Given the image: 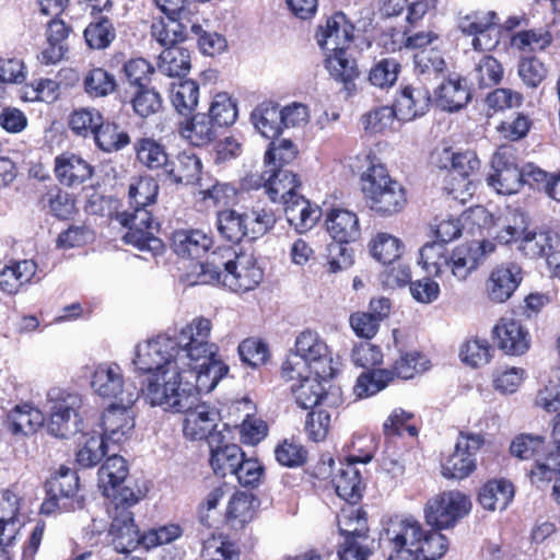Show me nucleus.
I'll list each match as a JSON object with an SVG mask.
<instances>
[{
  "label": "nucleus",
  "instance_id": "obj_43",
  "mask_svg": "<svg viewBox=\"0 0 560 560\" xmlns=\"http://www.w3.org/2000/svg\"><path fill=\"white\" fill-rule=\"evenodd\" d=\"M129 469L127 462L119 455L107 457L106 462L98 469V486L103 489L106 497H110V490L114 491L128 476Z\"/></svg>",
  "mask_w": 560,
  "mask_h": 560
},
{
  "label": "nucleus",
  "instance_id": "obj_27",
  "mask_svg": "<svg viewBox=\"0 0 560 560\" xmlns=\"http://www.w3.org/2000/svg\"><path fill=\"white\" fill-rule=\"evenodd\" d=\"M326 229L330 236L339 243H351L360 238L361 228L357 213L334 208L326 215Z\"/></svg>",
  "mask_w": 560,
  "mask_h": 560
},
{
  "label": "nucleus",
  "instance_id": "obj_33",
  "mask_svg": "<svg viewBox=\"0 0 560 560\" xmlns=\"http://www.w3.org/2000/svg\"><path fill=\"white\" fill-rule=\"evenodd\" d=\"M37 265L34 260L24 259L5 266L0 271V290L7 294H16L22 287L35 277Z\"/></svg>",
  "mask_w": 560,
  "mask_h": 560
},
{
  "label": "nucleus",
  "instance_id": "obj_38",
  "mask_svg": "<svg viewBox=\"0 0 560 560\" xmlns=\"http://www.w3.org/2000/svg\"><path fill=\"white\" fill-rule=\"evenodd\" d=\"M370 255L384 265L393 264L399 259L405 250V245L400 238L387 233L376 232L368 243Z\"/></svg>",
  "mask_w": 560,
  "mask_h": 560
},
{
  "label": "nucleus",
  "instance_id": "obj_16",
  "mask_svg": "<svg viewBox=\"0 0 560 560\" xmlns=\"http://www.w3.org/2000/svg\"><path fill=\"white\" fill-rule=\"evenodd\" d=\"M422 532L421 523L413 516L396 515L386 523L384 540L398 555L407 553L412 558Z\"/></svg>",
  "mask_w": 560,
  "mask_h": 560
},
{
  "label": "nucleus",
  "instance_id": "obj_51",
  "mask_svg": "<svg viewBox=\"0 0 560 560\" xmlns=\"http://www.w3.org/2000/svg\"><path fill=\"white\" fill-rule=\"evenodd\" d=\"M504 74V69L501 62L490 56L482 55L476 62L471 72L472 80L479 88H491L498 85Z\"/></svg>",
  "mask_w": 560,
  "mask_h": 560
},
{
  "label": "nucleus",
  "instance_id": "obj_54",
  "mask_svg": "<svg viewBox=\"0 0 560 560\" xmlns=\"http://www.w3.org/2000/svg\"><path fill=\"white\" fill-rule=\"evenodd\" d=\"M170 98L178 113L188 114L198 104L199 86L192 80L174 82L171 86Z\"/></svg>",
  "mask_w": 560,
  "mask_h": 560
},
{
  "label": "nucleus",
  "instance_id": "obj_14",
  "mask_svg": "<svg viewBox=\"0 0 560 560\" xmlns=\"http://www.w3.org/2000/svg\"><path fill=\"white\" fill-rule=\"evenodd\" d=\"M483 443L479 433L460 432L454 452L442 464V475L450 479L467 478L477 467L475 455Z\"/></svg>",
  "mask_w": 560,
  "mask_h": 560
},
{
  "label": "nucleus",
  "instance_id": "obj_59",
  "mask_svg": "<svg viewBox=\"0 0 560 560\" xmlns=\"http://www.w3.org/2000/svg\"><path fill=\"white\" fill-rule=\"evenodd\" d=\"M84 38L92 49H105L116 38V31L107 18H100L91 22L84 30Z\"/></svg>",
  "mask_w": 560,
  "mask_h": 560
},
{
  "label": "nucleus",
  "instance_id": "obj_1",
  "mask_svg": "<svg viewBox=\"0 0 560 560\" xmlns=\"http://www.w3.org/2000/svg\"><path fill=\"white\" fill-rule=\"evenodd\" d=\"M212 324L199 316L191 319L177 336L159 335L136 347L132 363L136 369L160 381H195L211 392L229 368L217 358L218 347L210 342Z\"/></svg>",
  "mask_w": 560,
  "mask_h": 560
},
{
  "label": "nucleus",
  "instance_id": "obj_12",
  "mask_svg": "<svg viewBox=\"0 0 560 560\" xmlns=\"http://www.w3.org/2000/svg\"><path fill=\"white\" fill-rule=\"evenodd\" d=\"M90 378L91 388L100 397L113 398L119 404L132 406L140 396V392L133 384L125 383L122 370L117 363L97 364Z\"/></svg>",
  "mask_w": 560,
  "mask_h": 560
},
{
  "label": "nucleus",
  "instance_id": "obj_26",
  "mask_svg": "<svg viewBox=\"0 0 560 560\" xmlns=\"http://www.w3.org/2000/svg\"><path fill=\"white\" fill-rule=\"evenodd\" d=\"M470 98L467 82L458 74L450 75L435 90V102L443 110L457 112L465 107Z\"/></svg>",
  "mask_w": 560,
  "mask_h": 560
},
{
  "label": "nucleus",
  "instance_id": "obj_8",
  "mask_svg": "<svg viewBox=\"0 0 560 560\" xmlns=\"http://www.w3.org/2000/svg\"><path fill=\"white\" fill-rule=\"evenodd\" d=\"M83 400L79 393L52 387L46 394L44 405L48 416V431L56 438L68 439L79 431V411Z\"/></svg>",
  "mask_w": 560,
  "mask_h": 560
},
{
  "label": "nucleus",
  "instance_id": "obj_4",
  "mask_svg": "<svg viewBox=\"0 0 560 560\" xmlns=\"http://www.w3.org/2000/svg\"><path fill=\"white\" fill-rule=\"evenodd\" d=\"M158 194L159 185L153 177L133 178L128 189L129 209L117 215L120 224L128 229L124 235L125 242L153 256L161 254L164 247L162 241L154 235L159 224L148 210L155 202Z\"/></svg>",
  "mask_w": 560,
  "mask_h": 560
},
{
  "label": "nucleus",
  "instance_id": "obj_39",
  "mask_svg": "<svg viewBox=\"0 0 560 560\" xmlns=\"http://www.w3.org/2000/svg\"><path fill=\"white\" fill-rule=\"evenodd\" d=\"M514 497L513 485L505 479L488 481L479 492L480 504L490 511L504 510Z\"/></svg>",
  "mask_w": 560,
  "mask_h": 560
},
{
  "label": "nucleus",
  "instance_id": "obj_19",
  "mask_svg": "<svg viewBox=\"0 0 560 560\" xmlns=\"http://www.w3.org/2000/svg\"><path fill=\"white\" fill-rule=\"evenodd\" d=\"M523 279L522 268L515 262H503L490 271L486 280L487 298L493 303H504L514 294Z\"/></svg>",
  "mask_w": 560,
  "mask_h": 560
},
{
  "label": "nucleus",
  "instance_id": "obj_21",
  "mask_svg": "<svg viewBox=\"0 0 560 560\" xmlns=\"http://www.w3.org/2000/svg\"><path fill=\"white\" fill-rule=\"evenodd\" d=\"M131 406L113 404L102 416L101 434L107 443L121 444L127 441L133 431L135 419L130 410Z\"/></svg>",
  "mask_w": 560,
  "mask_h": 560
},
{
  "label": "nucleus",
  "instance_id": "obj_22",
  "mask_svg": "<svg viewBox=\"0 0 560 560\" xmlns=\"http://www.w3.org/2000/svg\"><path fill=\"white\" fill-rule=\"evenodd\" d=\"M210 465L217 476L233 475L244 452L236 444L229 443L223 432L212 433L209 436Z\"/></svg>",
  "mask_w": 560,
  "mask_h": 560
},
{
  "label": "nucleus",
  "instance_id": "obj_50",
  "mask_svg": "<svg viewBox=\"0 0 560 560\" xmlns=\"http://www.w3.org/2000/svg\"><path fill=\"white\" fill-rule=\"evenodd\" d=\"M217 225L220 235L232 243H238L244 237H247L246 217H244V212L241 213L233 209L220 211L218 213Z\"/></svg>",
  "mask_w": 560,
  "mask_h": 560
},
{
  "label": "nucleus",
  "instance_id": "obj_63",
  "mask_svg": "<svg viewBox=\"0 0 560 560\" xmlns=\"http://www.w3.org/2000/svg\"><path fill=\"white\" fill-rule=\"evenodd\" d=\"M396 120L397 112L394 106H381L364 114L361 124L365 131L380 133L394 129Z\"/></svg>",
  "mask_w": 560,
  "mask_h": 560
},
{
  "label": "nucleus",
  "instance_id": "obj_17",
  "mask_svg": "<svg viewBox=\"0 0 560 560\" xmlns=\"http://www.w3.org/2000/svg\"><path fill=\"white\" fill-rule=\"evenodd\" d=\"M498 14L491 10H477L459 15L458 30L474 36L471 45L475 50L483 51L495 47L498 40L490 36V32L498 23Z\"/></svg>",
  "mask_w": 560,
  "mask_h": 560
},
{
  "label": "nucleus",
  "instance_id": "obj_41",
  "mask_svg": "<svg viewBox=\"0 0 560 560\" xmlns=\"http://www.w3.org/2000/svg\"><path fill=\"white\" fill-rule=\"evenodd\" d=\"M553 448L538 460V467L533 471L534 480H552L560 475V412L553 419Z\"/></svg>",
  "mask_w": 560,
  "mask_h": 560
},
{
  "label": "nucleus",
  "instance_id": "obj_52",
  "mask_svg": "<svg viewBox=\"0 0 560 560\" xmlns=\"http://www.w3.org/2000/svg\"><path fill=\"white\" fill-rule=\"evenodd\" d=\"M138 161L150 170L166 167L168 155L164 145L152 138H141L135 143Z\"/></svg>",
  "mask_w": 560,
  "mask_h": 560
},
{
  "label": "nucleus",
  "instance_id": "obj_58",
  "mask_svg": "<svg viewBox=\"0 0 560 560\" xmlns=\"http://www.w3.org/2000/svg\"><path fill=\"white\" fill-rule=\"evenodd\" d=\"M552 43V36L545 30H529L515 33L511 46L521 52H537Z\"/></svg>",
  "mask_w": 560,
  "mask_h": 560
},
{
  "label": "nucleus",
  "instance_id": "obj_30",
  "mask_svg": "<svg viewBox=\"0 0 560 560\" xmlns=\"http://www.w3.org/2000/svg\"><path fill=\"white\" fill-rule=\"evenodd\" d=\"M55 173L62 185L78 186L91 177L92 167L82 158L63 153L55 160Z\"/></svg>",
  "mask_w": 560,
  "mask_h": 560
},
{
  "label": "nucleus",
  "instance_id": "obj_18",
  "mask_svg": "<svg viewBox=\"0 0 560 560\" xmlns=\"http://www.w3.org/2000/svg\"><path fill=\"white\" fill-rule=\"evenodd\" d=\"M23 498L14 487L0 490V541L13 545L25 524Z\"/></svg>",
  "mask_w": 560,
  "mask_h": 560
},
{
  "label": "nucleus",
  "instance_id": "obj_7",
  "mask_svg": "<svg viewBox=\"0 0 560 560\" xmlns=\"http://www.w3.org/2000/svg\"><path fill=\"white\" fill-rule=\"evenodd\" d=\"M361 182L362 192L372 211L387 217L405 208L407 196L404 186L389 176L382 163L372 160L362 173Z\"/></svg>",
  "mask_w": 560,
  "mask_h": 560
},
{
  "label": "nucleus",
  "instance_id": "obj_56",
  "mask_svg": "<svg viewBox=\"0 0 560 560\" xmlns=\"http://www.w3.org/2000/svg\"><path fill=\"white\" fill-rule=\"evenodd\" d=\"M328 51L326 69L330 75L345 83L353 80L358 74L357 66L354 59L349 58L347 48Z\"/></svg>",
  "mask_w": 560,
  "mask_h": 560
},
{
  "label": "nucleus",
  "instance_id": "obj_64",
  "mask_svg": "<svg viewBox=\"0 0 560 560\" xmlns=\"http://www.w3.org/2000/svg\"><path fill=\"white\" fill-rule=\"evenodd\" d=\"M246 217L247 238L256 240L271 230L276 223V215L271 209L255 207L244 212Z\"/></svg>",
  "mask_w": 560,
  "mask_h": 560
},
{
  "label": "nucleus",
  "instance_id": "obj_57",
  "mask_svg": "<svg viewBox=\"0 0 560 560\" xmlns=\"http://www.w3.org/2000/svg\"><path fill=\"white\" fill-rule=\"evenodd\" d=\"M93 136L97 147L105 152L118 151L130 142L127 132L119 130L117 125L110 122L105 124L103 120Z\"/></svg>",
  "mask_w": 560,
  "mask_h": 560
},
{
  "label": "nucleus",
  "instance_id": "obj_3",
  "mask_svg": "<svg viewBox=\"0 0 560 560\" xmlns=\"http://www.w3.org/2000/svg\"><path fill=\"white\" fill-rule=\"evenodd\" d=\"M194 269L192 284H221L237 293L254 290L264 278V270L253 254L237 253L232 247L217 248Z\"/></svg>",
  "mask_w": 560,
  "mask_h": 560
},
{
  "label": "nucleus",
  "instance_id": "obj_11",
  "mask_svg": "<svg viewBox=\"0 0 560 560\" xmlns=\"http://www.w3.org/2000/svg\"><path fill=\"white\" fill-rule=\"evenodd\" d=\"M470 499L458 490L443 491L424 505V520L428 525L436 529L453 527L470 511Z\"/></svg>",
  "mask_w": 560,
  "mask_h": 560
},
{
  "label": "nucleus",
  "instance_id": "obj_25",
  "mask_svg": "<svg viewBox=\"0 0 560 560\" xmlns=\"http://www.w3.org/2000/svg\"><path fill=\"white\" fill-rule=\"evenodd\" d=\"M109 535L114 549L120 553L131 552L142 545V535L137 529L133 513L125 508L120 513L113 514Z\"/></svg>",
  "mask_w": 560,
  "mask_h": 560
},
{
  "label": "nucleus",
  "instance_id": "obj_47",
  "mask_svg": "<svg viewBox=\"0 0 560 560\" xmlns=\"http://www.w3.org/2000/svg\"><path fill=\"white\" fill-rule=\"evenodd\" d=\"M159 70L168 77H180L190 69L189 51L183 47H167L159 55Z\"/></svg>",
  "mask_w": 560,
  "mask_h": 560
},
{
  "label": "nucleus",
  "instance_id": "obj_24",
  "mask_svg": "<svg viewBox=\"0 0 560 560\" xmlns=\"http://www.w3.org/2000/svg\"><path fill=\"white\" fill-rule=\"evenodd\" d=\"M431 95L422 85H406L398 93L394 107L397 112L398 121H411L423 116L430 107Z\"/></svg>",
  "mask_w": 560,
  "mask_h": 560
},
{
  "label": "nucleus",
  "instance_id": "obj_29",
  "mask_svg": "<svg viewBox=\"0 0 560 560\" xmlns=\"http://www.w3.org/2000/svg\"><path fill=\"white\" fill-rule=\"evenodd\" d=\"M284 213L290 225L299 233L311 230L322 215L320 208L301 195L285 199Z\"/></svg>",
  "mask_w": 560,
  "mask_h": 560
},
{
  "label": "nucleus",
  "instance_id": "obj_20",
  "mask_svg": "<svg viewBox=\"0 0 560 560\" xmlns=\"http://www.w3.org/2000/svg\"><path fill=\"white\" fill-rule=\"evenodd\" d=\"M353 25L342 12L335 13L318 25L316 42L324 50L348 48L353 38Z\"/></svg>",
  "mask_w": 560,
  "mask_h": 560
},
{
  "label": "nucleus",
  "instance_id": "obj_13",
  "mask_svg": "<svg viewBox=\"0 0 560 560\" xmlns=\"http://www.w3.org/2000/svg\"><path fill=\"white\" fill-rule=\"evenodd\" d=\"M80 488L77 472L68 467H60L46 482L47 499L42 504V513L50 514L55 510H75L83 506L78 495Z\"/></svg>",
  "mask_w": 560,
  "mask_h": 560
},
{
  "label": "nucleus",
  "instance_id": "obj_9",
  "mask_svg": "<svg viewBox=\"0 0 560 560\" xmlns=\"http://www.w3.org/2000/svg\"><path fill=\"white\" fill-rule=\"evenodd\" d=\"M559 237L552 230H528L526 218L521 212H513L511 221L497 234L503 244L518 242V249L533 259L544 257Z\"/></svg>",
  "mask_w": 560,
  "mask_h": 560
},
{
  "label": "nucleus",
  "instance_id": "obj_62",
  "mask_svg": "<svg viewBox=\"0 0 560 560\" xmlns=\"http://www.w3.org/2000/svg\"><path fill=\"white\" fill-rule=\"evenodd\" d=\"M533 404L546 412H556L560 409V377L558 375H552L540 384Z\"/></svg>",
  "mask_w": 560,
  "mask_h": 560
},
{
  "label": "nucleus",
  "instance_id": "obj_46",
  "mask_svg": "<svg viewBox=\"0 0 560 560\" xmlns=\"http://www.w3.org/2000/svg\"><path fill=\"white\" fill-rule=\"evenodd\" d=\"M180 135L192 145L202 147L215 138V124L206 114H197L182 127Z\"/></svg>",
  "mask_w": 560,
  "mask_h": 560
},
{
  "label": "nucleus",
  "instance_id": "obj_45",
  "mask_svg": "<svg viewBox=\"0 0 560 560\" xmlns=\"http://www.w3.org/2000/svg\"><path fill=\"white\" fill-rule=\"evenodd\" d=\"M441 529L423 530L415 550L412 560H438L448 549V540Z\"/></svg>",
  "mask_w": 560,
  "mask_h": 560
},
{
  "label": "nucleus",
  "instance_id": "obj_40",
  "mask_svg": "<svg viewBox=\"0 0 560 560\" xmlns=\"http://www.w3.org/2000/svg\"><path fill=\"white\" fill-rule=\"evenodd\" d=\"M106 440L98 433L82 434L78 442L77 463L83 468L96 466L105 456Z\"/></svg>",
  "mask_w": 560,
  "mask_h": 560
},
{
  "label": "nucleus",
  "instance_id": "obj_23",
  "mask_svg": "<svg viewBox=\"0 0 560 560\" xmlns=\"http://www.w3.org/2000/svg\"><path fill=\"white\" fill-rule=\"evenodd\" d=\"M493 337L499 349L510 355H521L530 347L528 331L513 318H501L493 327Z\"/></svg>",
  "mask_w": 560,
  "mask_h": 560
},
{
  "label": "nucleus",
  "instance_id": "obj_53",
  "mask_svg": "<svg viewBox=\"0 0 560 560\" xmlns=\"http://www.w3.org/2000/svg\"><path fill=\"white\" fill-rule=\"evenodd\" d=\"M492 357V348L488 340L478 337L467 338L459 348L462 362L471 368L488 364Z\"/></svg>",
  "mask_w": 560,
  "mask_h": 560
},
{
  "label": "nucleus",
  "instance_id": "obj_42",
  "mask_svg": "<svg viewBox=\"0 0 560 560\" xmlns=\"http://www.w3.org/2000/svg\"><path fill=\"white\" fill-rule=\"evenodd\" d=\"M8 421L13 433L28 434L43 425L45 417L42 410L30 405H18L9 413Z\"/></svg>",
  "mask_w": 560,
  "mask_h": 560
},
{
  "label": "nucleus",
  "instance_id": "obj_55",
  "mask_svg": "<svg viewBox=\"0 0 560 560\" xmlns=\"http://www.w3.org/2000/svg\"><path fill=\"white\" fill-rule=\"evenodd\" d=\"M117 83L114 74L103 68L90 70L83 79L84 92L93 98L105 97L116 90Z\"/></svg>",
  "mask_w": 560,
  "mask_h": 560
},
{
  "label": "nucleus",
  "instance_id": "obj_31",
  "mask_svg": "<svg viewBox=\"0 0 560 560\" xmlns=\"http://www.w3.org/2000/svg\"><path fill=\"white\" fill-rule=\"evenodd\" d=\"M299 384L292 385V393L295 401L304 409L316 408L328 402L330 394L325 392L323 378L316 375H307L305 377H296ZM331 395H334L331 393Z\"/></svg>",
  "mask_w": 560,
  "mask_h": 560
},
{
  "label": "nucleus",
  "instance_id": "obj_10",
  "mask_svg": "<svg viewBox=\"0 0 560 560\" xmlns=\"http://www.w3.org/2000/svg\"><path fill=\"white\" fill-rule=\"evenodd\" d=\"M371 459L370 456L365 457L364 460H359L358 457H350L346 462L336 460L331 457L322 459V463L317 466V474L322 478H330L332 487L339 498L343 499L349 503H357L363 491V482L361 471L357 467V463H368Z\"/></svg>",
  "mask_w": 560,
  "mask_h": 560
},
{
  "label": "nucleus",
  "instance_id": "obj_2",
  "mask_svg": "<svg viewBox=\"0 0 560 560\" xmlns=\"http://www.w3.org/2000/svg\"><path fill=\"white\" fill-rule=\"evenodd\" d=\"M207 393L195 381H160L159 377L147 376L142 382L141 393L151 406H160L166 411L183 412L184 435L192 441L206 439L219 432L217 429L218 413L214 409L199 401V394Z\"/></svg>",
  "mask_w": 560,
  "mask_h": 560
},
{
  "label": "nucleus",
  "instance_id": "obj_35",
  "mask_svg": "<svg viewBox=\"0 0 560 560\" xmlns=\"http://www.w3.org/2000/svg\"><path fill=\"white\" fill-rule=\"evenodd\" d=\"M266 182V194L273 202H285V199L296 196V188L300 180L293 172L284 168H268Z\"/></svg>",
  "mask_w": 560,
  "mask_h": 560
},
{
  "label": "nucleus",
  "instance_id": "obj_61",
  "mask_svg": "<svg viewBox=\"0 0 560 560\" xmlns=\"http://www.w3.org/2000/svg\"><path fill=\"white\" fill-rule=\"evenodd\" d=\"M226 517L234 526H244L254 517V497L246 492H236L229 500Z\"/></svg>",
  "mask_w": 560,
  "mask_h": 560
},
{
  "label": "nucleus",
  "instance_id": "obj_28",
  "mask_svg": "<svg viewBox=\"0 0 560 560\" xmlns=\"http://www.w3.org/2000/svg\"><path fill=\"white\" fill-rule=\"evenodd\" d=\"M212 237L202 230H177L172 236V248L183 258L197 259L212 246Z\"/></svg>",
  "mask_w": 560,
  "mask_h": 560
},
{
  "label": "nucleus",
  "instance_id": "obj_32",
  "mask_svg": "<svg viewBox=\"0 0 560 560\" xmlns=\"http://www.w3.org/2000/svg\"><path fill=\"white\" fill-rule=\"evenodd\" d=\"M436 164L440 168L447 170L446 176L454 179L471 178L480 167V161L474 152H453L451 149H443Z\"/></svg>",
  "mask_w": 560,
  "mask_h": 560
},
{
  "label": "nucleus",
  "instance_id": "obj_48",
  "mask_svg": "<svg viewBox=\"0 0 560 560\" xmlns=\"http://www.w3.org/2000/svg\"><path fill=\"white\" fill-rule=\"evenodd\" d=\"M394 374L388 369H376L363 372L355 382L353 393L358 398H368L388 386Z\"/></svg>",
  "mask_w": 560,
  "mask_h": 560
},
{
  "label": "nucleus",
  "instance_id": "obj_36",
  "mask_svg": "<svg viewBox=\"0 0 560 560\" xmlns=\"http://www.w3.org/2000/svg\"><path fill=\"white\" fill-rule=\"evenodd\" d=\"M545 447V440L540 435H532V434H520L517 435L510 445V452L514 457L520 459H535V465L530 469V480L533 483L540 486L550 480H534L533 471L538 467V460L541 459L545 455L548 454V451Z\"/></svg>",
  "mask_w": 560,
  "mask_h": 560
},
{
  "label": "nucleus",
  "instance_id": "obj_6",
  "mask_svg": "<svg viewBox=\"0 0 560 560\" xmlns=\"http://www.w3.org/2000/svg\"><path fill=\"white\" fill-rule=\"evenodd\" d=\"M338 366V361L334 360L329 347L319 334L304 330L296 337L294 349L283 362L281 373L288 381L307 375L329 380L334 377Z\"/></svg>",
  "mask_w": 560,
  "mask_h": 560
},
{
  "label": "nucleus",
  "instance_id": "obj_5",
  "mask_svg": "<svg viewBox=\"0 0 560 560\" xmlns=\"http://www.w3.org/2000/svg\"><path fill=\"white\" fill-rule=\"evenodd\" d=\"M495 250L491 241H472L450 249L442 243H427L419 250L418 264L430 276L466 281Z\"/></svg>",
  "mask_w": 560,
  "mask_h": 560
},
{
  "label": "nucleus",
  "instance_id": "obj_44",
  "mask_svg": "<svg viewBox=\"0 0 560 560\" xmlns=\"http://www.w3.org/2000/svg\"><path fill=\"white\" fill-rule=\"evenodd\" d=\"M355 503H350L349 506L343 508L338 515V527L340 533L346 538H368L369 532L368 518L364 511L354 506Z\"/></svg>",
  "mask_w": 560,
  "mask_h": 560
},
{
  "label": "nucleus",
  "instance_id": "obj_34",
  "mask_svg": "<svg viewBox=\"0 0 560 560\" xmlns=\"http://www.w3.org/2000/svg\"><path fill=\"white\" fill-rule=\"evenodd\" d=\"M201 168L200 159L192 152L184 151L167 162L165 173L175 184L190 185L199 179Z\"/></svg>",
  "mask_w": 560,
  "mask_h": 560
},
{
  "label": "nucleus",
  "instance_id": "obj_15",
  "mask_svg": "<svg viewBox=\"0 0 560 560\" xmlns=\"http://www.w3.org/2000/svg\"><path fill=\"white\" fill-rule=\"evenodd\" d=\"M492 172L488 185L498 194L513 195L522 188V168H518L514 155L506 148H500L491 161Z\"/></svg>",
  "mask_w": 560,
  "mask_h": 560
},
{
  "label": "nucleus",
  "instance_id": "obj_60",
  "mask_svg": "<svg viewBox=\"0 0 560 560\" xmlns=\"http://www.w3.org/2000/svg\"><path fill=\"white\" fill-rule=\"evenodd\" d=\"M209 117L219 126H230L237 118V107L235 101L226 92L217 93L209 107Z\"/></svg>",
  "mask_w": 560,
  "mask_h": 560
},
{
  "label": "nucleus",
  "instance_id": "obj_49",
  "mask_svg": "<svg viewBox=\"0 0 560 560\" xmlns=\"http://www.w3.org/2000/svg\"><path fill=\"white\" fill-rule=\"evenodd\" d=\"M430 368V361L417 350L401 351L393 364L394 378L410 380Z\"/></svg>",
  "mask_w": 560,
  "mask_h": 560
},
{
  "label": "nucleus",
  "instance_id": "obj_37",
  "mask_svg": "<svg viewBox=\"0 0 560 560\" xmlns=\"http://www.w3.org/2000/svg\"><path fill=\"white\" fill-rule=\"evenodd\" d=\"M250 120L255 129L267 139H276L283 129L280 108L273 102H262L256 106Z\"/></svg>",
  "mask_w": 560,
  "mask_h": 560
}]
</instances>
